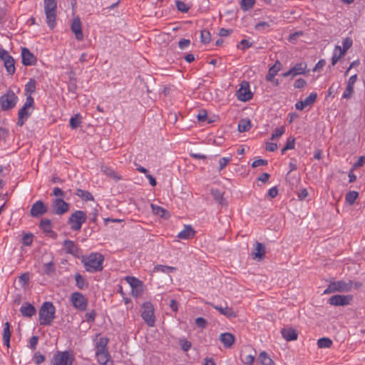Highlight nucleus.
Listing matches in <instances>:
<instances>
[{
    "mask_svg": "<svg viewBox=\"0 0 365 365\" xmlns=\"http://www.w3.org/2000/svg\"><path fill=\"white\" fill-rule=\"evenodd\" d=\"M56 308L51 302H44L39 309V323L41 325L49 326L55 318Z\"/></svg>",
    "mask_w": 365,
    "mask_h": 365,
    "instance_id": "f257e3e1",
    "label": "nucleus"
},
{
    "mask_svg": "<svg viewBox=\"0 0 365 365\" xmlns=\"http://www.w3.org/2000/svg\"><path fill=\"white\" fill-rule=\"evenodd\" d=\"M103 257L99 253H92L83 259L86 270L89 272H96L103 269Z\"/></svg>",
    "mask_w": 365,
    "mask_h": 365,
    "instance_id": "f03ea898",
    "label": "nucleus"
},
{
    "mask_svg": "<svg viewBox=\"0 0 365 365\" xmlns=\"http://www.w3.org/2000/svg\"><path fill=\"white\" fill-rule=\"evenodd\" d=\"M44 12L48 27L53 29L56 26L57 14L56 0H43Z\"/></svg>",
    "mask_w": 365,
    "mask_h": 365,
    "instance_id": "7ed1b4c3",
    "label": "nucleus"
},
{
    "mask_svg": "<svg viewBox=\"0 0 365 365\" xmlns=\"http://www.w3.org/2000/svg\"><path fill=\"white\" fill-rule=\"evenodd\" d=\"M34 101L31 96H28L23 107L19 110L17 125L22 126L34 110Z\"/></svg>",
    "mask_w": 365,
    "mask_h": 365,
    "instance_id": "20e7f679",
    "label": "nucleus"
},
{
    "mask_svg": "<svg viewBox=\"0 0 365 365\" xmlns=\"http://www.w3.org/2000/svg\"><path fill=\"white\" fill-rule=\"evenodd\" d=\"M86 212L81 210L75 211L68 218V222L71 229L74 231L80 230L82 225L86 221Z\"/></svg>",
    "mask_w": 365,
    "mask_h": 365,
    "instance_id": "39448f33",
    "label": "nucleus"
},
{
    "mask_svg": "<svg viewBox=\"0 0 365 365\" xmlns=\"http://www.w3.org/2000/svg\"><path fill=\"white\" fill-rule=\"evenodd\" d=\"M141 317L146 324L153 327L155 325V317L154 315V308L150 302H145L142 305Z\"/></svg>",
    "mask_w": 365,
    "mask_h": 365,
    "instance_id": "423d86ee",
    "label": "nucleus"
},
{
    "mask_svg": "<svg viewBox=\"0 0 365 365\" xmlns=\"http://www.w3.org/2000/svg\"><path fill=\"white\" fill-rule=\"evenodd\" d=\"M18 97L12 91H8L6 93L0 98V104L3 110H7L15 107Z\"/></svg>",
    "mask_w": 365,
    "mask_h": 365,
    "instance_id": "0eeeda50",
    "label": "nucleus"
},
{
    "mask_svg": "<svg viewBox=\"0 0 365 365\" xmlns=\"http://www.w3.org/2000/svg\"><path fill=\"white\" fill-rule=\"evenodd\" d=\"M74 360L73 354L69 351H57L53 359V365H71Z\"/></svg>",
    "mask_w": 365,
    "mask_h": 365,
    "instance_id": "6e6552de",
    "label": "nucleus"
},
{
    "mask_svg": "<svg viewBox=\"0 0 365 365\" xmlns=\"http://www.w3.org/2000/svg\"><path fill=\"white\" fill-rule=\"evenodd\" d=\"M52 212L58 215H62L69 210V204L62 198H56L51 203Z\"/></svg>",
    "mask_w": 365,
    "mask_h": 365,
    "instance_id": "1a4fd4ad",
    "label": "nucleus"
},
{
    "mask_svg": "<svg viewBox=\"0 0 365 365\" xmlns=\"http://www.w3.org/2000/svg\"><path fill=\"white\" fill-rule=\"evenodd\" d=\"M71 302L76 309L79 310H86L87 306V299L80 292H75L71 294Z\"/></svg>",
    "mask_w": 365,
    "mask_h": 365,
    "instance_id": "9d476101",
    "label": "nucleus"
},
{
    "mask_svg": "<svg viewBox=\"0 0 365 365\" xmlns=\"http://www.w3.org/2000/svg\"><path fill=\"white\" fill-rule=\"evenodd\" d=\"M352 300L350 295H334L329 299V302L334 306H345L349 304Z\"/></svg>",
    "mask_w": 365,
    "mask_h": 365,
    "instance_id": "9b49d317",
    "label": "nucleus"
},
{
    "mask_svg": "<svg viewBox=\"0 0 365 365\" xmlns=\"http://www.w3.org/2000/svg\"><path fill=\"white\" fill-rule=\"evenodd\" d=\"M252 96V95L250 91L249 83L246 81H243L237 91V98L242 101H247L251 99Z\"/></svg>",
    "mask_w": 365,
    "mask_h": 365,
    "instance_id": "f8f14e48",
    "label": "nucleus"
},
{
    "mask_svg": "<svg viewBox=\"0 0 365 365\" xmlns=\"http://www.w3.org/2000/svg\"><path fill=\"white\" fill-rule=\"evenodd\" d=\"M71 29L74 33L76 38L78 41L83 39V34L81 29V21L79 16H75L71 24Z\"/></svg>",
    "mask_w": 365,
    "mask_h": 365,
    "instance_id": "ddd939ff",
    "label": "nucleus"
},
{
    "mask_svg": "<svg viewBox=\"0 0 365 365\" xmlns=\"http://www.w3.org/2000/svg\"><path fill=\"white\" fill-rule=\"evenodd\" d=\"M47 212V207L44 203L38 200L31 206L30 214L34 217H40Z\"/></svg>",
    "mask_w": 365,
    "mask_h": 365,
    "instance_id": "4468645a",
    "label": "nucleus"
},
{
    "mask_svg": "<svg viewBox=\"0 0 365 365\" xmlns=\"http://www.w3.org/2000/svg\"><path fill=\"white\" fill-rule=\"evenodd\" d=\"M331 284L332 287H334L332 289H334L335 292H346L350 291L353 287V282L351 280L347 282L339 280L331 282Z\"/></svg>",
    "mask_w": 365,
    "mask_h": 365,
    "instance_id": "2eb2a0df",
    "label": "nucleus"
},
{
    "mask_svg": "<svg viewBox=\"0 0 365 365\" xmlns=\"http://www.w3.org/2000/svg\"><path fill=\"white\" fill-rule=\"evenodd\" d=\"M21 58L24 66L35 65L37 61L36 56L27 48H21Z\"/></svg>",
    "mask_w": 365,
    "mask_h": 365,
    "instance_id": "dca6fc26",
    "label": "nucleus"
},
{
    "mask_svg": "<svg viewBox=\"0 0 365 365\" xmlns=\"http://www.w3.org/2000/svg\"><path fill=\"white\" fill-rule=\"evenodd\" d=\"M357 80V75L354 74L351 76L347 82L346 88L343 93V98L346 99H349L354 93V85Z\"/></svg>",
    "mask_w": 365,
    "mask_h": 365,
    "instance_id": "f3484780",
    "label": "nucleus"
},
{
    "mask_svg": "<svg viewBox=\"0 0 365 365\" xmlns=\"http://www.w3.org/2000/svg\"><path fill=\"white\" fill-rule=\"evenodd\" d=\"M219 340L225 348H231L235 341V337L232 334L225 332L220 335Z\"/></svg>",
    "mask_w": 365,
    "mask_h": 365,
    "instance_id": "a211bd4d",
    "label": "nucleus"
},
{
    "mask_svg": "<svg viewBox=\"0 0 365 365\" xmlns=\"http://www.w3.org/2000/svg\"><path fill=\"white\" fill-rule=\"evenodd\" d=\"M281 333L283 338L287 341L297 340L298 337L297 330L291 327L282 329Z\"/></svg>",
    "mask_w": 365,
    "mask_h": 365,
    "instance_id": "6ab92c4d",
    "label": "nucleus"
},
{
    "mask_svg": "<svg viewBox=\"0 0 365 365\" xmlns=\"http://www.w3.org/2000/svg\"><path fill=\"white\" fill-rule=\"evenodd\" d=\"M214 309L220 312V313L228 318H235L237 317V313L233 310L232 308L229 307H222L220 306L215 305L213 304L210 303Z\"/></svg>",
    "mask_w": 365,
    "mask_h": 365,
    "instance_id": "aec40b11",
    "label": "nucleus"
},
{
    "mask_svg": "<svg viewBox=\"0 0 365 365\" xmlns=\"http://www.w3.org/2000/svg\"><path fill=\"white\" fill-rule=\"evenodd\" d=\"M252 252L253 259H261L265 255V247L262 243L257 242Z\"/></svg>",
    "mask_w": 365,
    "mask_h": 365,
    "instance_id": "412c9836",
    "label": "nucleus"
},
{
    "mask_svg": "<svg viewBox=\"0 0 365 365\" xmlns=\"http://www.w3.org/2000/svg\"><path fill=\"white\" fill-rule=\"evenodd\" d=\"M20 312L24 317H31L36 314V310L31 304L26 303L20 308Z\"/></svg>",
    "mask_w": 365,
    "mask_h": 365,
    "instance_id": "4be33fe9",
    "label": "nucleus"
},
{
    "mask_svg": "<svg viewBox=\"0 0 365 365\" xmlns=\"http://www.w3.org/2000/svg\"><path fill=\"white\" fill-rule=\"evenodd\" d=\"M195 231L190 225H185L183 230L179 232L178 237L182 240H189L193 238Z\"/></svg>",
    "mask_w": 365,
    "mask_h": 365,
    "instance_id": "5701e85b",
    "label": "nucleus"
},
{
    "mask_svg": "<svg viewBox=\"0 0 365 365\" xmlns=\"http://www.w3.org/2000/svg\"><path fill=\"white\" fill-rule=\"evenodd\" d=\"M63 247L66 250L67 253L76 255L78 252V247L75 245V243L69 240H66L63 242Z\"/></svg>",
    "mask_w": 365,
    "mask_h": 365,
    "instance_id": "b1692460",
    "label": "nucleus"
},
{
    "mask_svg": "<svg viewBox=\"0 0 365 365\" xmlns=\"http://www.w3.org/2000/svg\"><path fill=\"white\" fill-rule=\"evenodd\" d=\"M281 63L279 61H277L269 70L268 74L266 76V80L267 81H272V79L274 78V76L277 73V72L280 70Z\"/></svg>",
    "mask_w": 365,
    "mask_h": 365,
    "instance_id": "393cba45",
    "label": "nucleus"
},
{
    "mask_svg": "<svg viewBox=\"0 0 365 365\" xmlns=\"http://www.w3.org/2000/svg\"><path fill=\"white\" fill-rule=\"evenodd\" d=\"M352 43L353 41L351 38H345L342 41L343 48H341L340 46H336L335 50H339V51H341V54H345L347 50L351 47Z\"/></svg>",
    "mask_w": 365,
    "mask_h": 365,
    "instance_id": "a878e982",
    "label": "nucleus"
},
{
    "mask_svg": "<svg viewBox=\"0 0 365 365\" xmlns=\"http://www.w3.org/2000/svg\"><path fill=\"white\" fill-rule=\"evenodd\" d=\"M307 63L304 62H301L299 63H297L295 66H294L291 69L293 73V76H296L297 75L303 74L305 73L307 69Z\"/></svg>",
    "mask_w": 365,
    "mask_h": 365,
    "instance_id": "bb28decb",
    "label": "nucleus"
},
{
    "mask_svg": "<svg viewBox=\"0 0 365 365\" xmlns=\"http://www.w3.org/2000/svg\"><path fill=\"white\" fill-rule=\"evenodd\" d=\"M258 361L262 365H275L273 360L265 351H262L258 356Z\"/></svg>",
    "mask_w": 365,
    "mask_h": 365,
    "instance_id": "cd10ccee",
    "label": "nucleus"
},
{
    "mask_svg": "<svg viewBox=\"0 0 365 365\" xmlns=\"http://www.w3.org/2000/svg\"><path fill=\"white\" fill-rule=\"evenodd\" d=\"M252 127L251 121L247 118L241 119L238 123V130L240 133L248 131Z\"/></svg>",
    "mask_w": 365,
    "mask_h": 365,
    "instance_id": "c85d7f7f",
    "label": "nucleus"
},
{
    "mask_svg": "<svg viewBox=\"0 0 365 365\" xmlns=\"http://www.w3.org/2000/svg\"><path fill=\"white\" fill-rule=\"evenodd\" d=\"M150 207L152 208V211L155 215H159L162 217L168 218L170 215L168 212L163 207L155 205L154 204H151Z\"/></svg>",
    "mask_w": 365,
    "mask_h": 365,
    "instance_id": "c756f323",
    "label": "nucleus"
},
{
    "mask_svg": "<svg viewBox=\"0 0 365 365\" xmlns=\"http://www.w3.org/2000/svg\"><path fill=\"white\" fill-rule=\"evenodd\" d=\"M96 355L97 357V360L100 364H103V365H107V363L108 362V360H109V359H108L109 355H108V351H96Z\"/></svg>",
    "mask_w": 365,
    "mask_h": 365,
    "instance_id": "7c9ffc66",
    "label": "nucleus"
},
{
    "mask_svg": "<svg viewBox=\"0 0 365 365\" xmlns=\"http://www.w3.org/2000/svg\"><path fill=\"white\" fill-rule=\"evenodd\" d=\"M211 194L214 199L221 205L226 204V200L224 198L223 193L217 189H212Z\"/></svg>",
    "mask_w": 365,
    "mask_h": 365,
    "instance_id": "2f4dec72",
    "label": "nucleus"
},
{
    "mask_svg": "<svg viewBox=\"0 0 365 365\" xmlns=\"http://www.w3.org/2000/svg\"><path fill=\"white\" fill-rule=\"evenodd\" d=\"M10 324L9 322H6L4 324V333H3V341L4 344L9 347L10 344V337H11V331L9 329Z\"/></svg>",
    "mask_w": 365,
    "mask_h": 365,
    "instance_id": "473e14b6",
    "label": "nucleus"
},
{
    "mask_svg": "<svg viewBox=\"0 0 365 365\" xmlns=\"http://www.w3.org/2000/svg\"><path fill=\"white\" fill-rule=\"evenodd\" d=\"M75 280L76 286L80 289H85L88 287V284L85 278L80 274L77 273L75 274Z\"/></svg>",
    "mask_w": 365,
    "mask_h": 365,
    "instance_id": "72a5a7b5",
    "label": "nucleus"
},
{
    "mask_svg": "<svg viewBox=\"0 0 365 365\" xmlns=\"http://www.w3.org/2000/svg\"><path fill=\"white\" fill-rule=\"evenodd\" d=\"M40 227L45 233L51 235L54 234L51 230V222L50 220L43 219L41 221Z\"/></svg>",
    "mask_w": 365,
    "mask_h": 365,
    "instance_id": "f704fd0d",
    "label": "nucleus"
},
{
    "mask_svg": "<svg viewBox=\"0 0 365 365\" xmlns=\"http://www.w3.org/2000/svg\"><path fill=\"white\" fill-rule=\"evenodd\" d=\"M77 196L80 197L83 200H93L94 198L91 192L81 189H77L75 193Z\"/></svg>",
    "mask_w": 365,
    "mask_h": 365,
    "instance_id": "c9c22d12",
    "label": "nucleus"
},
{
    "mask_svg": "<svg viewBox=\"0 0 365 365\" xmlns=\"http://www.w3.org/2000/svg\"><path fill=\"white\" fill-rule=\"evenodd\" d=\"M332 341L327 337L320 338L317 340V346L319 349H328L332 345Z\"/></svg>",
    "mask_w": 365,
    "mask_h": 365,
    "instance_id": "e433bc0d",
    "label": "nucleus"
},
{
    "mask_svg": "<svg viewBox=\"0 0 365 365\" xmlns=\"http://www.w3.org/2000/svg\"><path fill=\"white\" fill-rule=\"evenodd\" d=\"M125 281L132 288H139V287H143L142 282L134 277H126Z\"/></svg>",
    "mask_w": 365,
    "mask_h": 365,
    "instance_id": "4c0bfd02",
    "label": "nucleus"
},
{
    "mask_svg": "<svg viewBox=\"0 0 365 365\" xmlns=\"http://www.w3.org/2000/svg\"><path fill=\"white\" fill-rule=\"evenodd\" d=\"M81 123V116L79 113L76 114L69 120V125L72 129L77 128Z\"/></svg>",
    "mask_w": 365,
    "mask_h": 365,
    "instance_id": "58836bf2",
    "label": "nucleus"
},
{
    "mask_svg": "<svg viewBox=\"0 0 365 365\" xmlns=\"http://www.w3.org/2000/svg\"><path fill=\"white\" fill-rule=\"evenodd\" d=\"M4 66L7 71V72L10 74V75H12L15 72V66H14V59L13 58L9 59V60H6L4 62Z\"/></svg>",
    "mask_w": 365,
    "mask_h": 365,
    "instance_id": "ea45409f",
    "label": "nucleus"
},
{
    "mask_svg": "<svg viewBox=\"0 0 365 365\" xmlns=\"http://www.w3.org/2000/svg\"><path fill=\"white\" fill-rule=\"evenodd\" d=\"M26 96H31V94L36 90V81L34 79H30V81L26 85Z\"/></svg>",
    "mask_w": 365,
    "mask_h": 365,
    "instance_id": "a19ab883",
    "label": "nucleus"
},
{
    "mask_svg": "<svg viewBox=\"0 0 365 365\" xmlns=\"http://www.w3.org/2000/svg\"><path fill=\"white\" fill-rule=\"evenodd\" d=\"M55 265L52 262L43 264V272L48 276H52L55 272Z\"/></svg>",
    "mask_w": 365,
    "mask_h": 365,
    "instance_id": "79ce46f5",
    "label": "nucleus"
},
{
    "mask_svg": "<svg viewBox=\"0 0 365 365\" xmlns=\"http://www.w3.org/2000/svg\"><path fill=\"white\" fill-rule=\"evenodd\" d=\"M359 196L356 191H350L346 195V201L349 205H353Z\"/></svg>",
    "mask_w": 365,
    "mask_h": 365,
    "instance_id": "37998d69",
    "label": "nucleus"
},
{
    "mask_svg": "<svg viewBox=\"0 0 365 365\" xmlns=\"http://www.w3.org/2000/svg\"><path fill=\"white\" fill-rule=\"evenodd\" d=\"M101 172H103L105 175H106L108 176L113 178L116 180L120 179V178L119 176H118L116 175V173L113 170H111L110 168H108L106 165H102L101 168Z\"/></svg>",
    "mask_w": 365,
    "mask_h": 365,
    "instance_id": "c03bdc74",
    "label": "nucleus"
},
{
    "mask_svg": "<svg viewBox=\"0 0 365 365\" xmlns=\"http://www.w3.org/2000/svg\"><path fill=\"white\" fill-rule=\"evenodd\" d=\"M255 2V0H242L241 9L244 11H249L254 6Z\"/></svg>",
    "mask_w": 365,
    "mask_h": 365,
    "instance_id": "a18cd8bd",
    "label": "nucleus"
},
{
    "mask_svg": "<svg viewBox=\"0 0 365 365\" xmlns=\"http://www.w3.org/2000/svg\"><path fill=\"white\" fill-rule=\"evenodd\" d=\"M176 268L174 267H170V266H165V265H156L154 269L153 272H168L170 271H174Z\"/></svg>",
    "mask_w": 365,
    "mask_h": 365,
    "instance_id": "49530a36",
    "label": "nucleus"
},
{
    "mask_svg": "<svg viewBox=\"0 0 365 365\" xmlns=\"http://www.w3.org/2000/svg\"><path fill=\"white\" fill-rule=\"evenodd\" d=\"M108 344V339L105 338H101L96 345V351H107L106 346Z\"/></svg>",
    "mask_w": 365,
    "mask_h": 365,
    "instance_id": "de8ad7c7",
    "label": "nucleus"
},
{
    "mask_svg": "<svg viewBox=\"0 0 365 365\" xmlns=\"http://www.w3.org/2000/svg\"><path fill=\"white\" fill-rule=\"evenodd\" d=\"M201 42L203 43H208L211 40V34L207 30L201 31L200 35Z\"/></svg>",
    "mask_w": 365,
    "mask_h": 365,
    "instance_id": "09e8293b",
    "label": "nucleus"
},
{
    "mask_svg": "<svg viewBox=\"0 0 365 365\" xmlns=\"http://www.w3.org/2000/svg\"><path fill=\"white\" fill-rule=\"evenodd\" d=\"M255 359V355L248 354L244 357H241L242 362L245 365H252Z\"/></svg>",
    "mask_w": 365,
    "mask_h": 365,
    "instance_id": "8fccbe9b",
    "label": "nucleus"
},
{
    "mask_svg": "<svg viewBox=\"0 0 365 365\" xmlns=\"http://www.w3.org/2000/svg\"><path fill=\"white\" fill-rule=\"evenodd\" d=\"M285 131V129L283 126L276 128L271 136V140H275L277 138H279L280 136H282Z\"/></svg>",
    "mask_w": 365,
    "mask_h": 365,
    "instance_id": "3c124183",
    "label": "nucleus"
},
{
    "mask_svg": "<svg viewBox=\"0 0 365 365\" xmlns=\"http://www.w3.org/2000/svg\"><path fill=\"white\" fill-rule=\"evenodd\" d=\"M177 9L183 13L188 11L190 6H188L185 2L181 1H176L175 2Z\"/></svg>",
    "mask_w": 365,
    "mask_h": 365,
    "instance_id": "603ef678",
    "label": "nucleus"
},
{
    "mask_svg": "<svg viewBox=\"0 0 365 365\" xmlns=\"http://www.w3.org/2000/svg\"><path fill=\"white\" fill-rule=\"evenodd\" d=\"M317 95L316 93H312L309 94V96H307L303 101L304 104H306L307 106L313 104L316 99H317Z\"/></svg>",
    "mask_w": 365,
    "mask_h": 365,
    "instance_id": "864d4df0",
    "label": "nucleus"
},
{
    "mask_svg": "<svg viewBox=\"0 0 365 365\" xmlns=\"http://www.w3.org/2000/svg\"><path fill=\"white\" fill-rule=\"evenodd\" d=\"M230 161L231 157H224L220 159L218 170L221 171L223 170Z\"/></svg>",
    "mask_w": 365,
    "mask_h": 365,
    "instance_id": "5fc2aeb1",
    "label": "nucleus"
},
{
    "mask_svg": "<svg viewBox=\"0 0 365 365\" xmlns=\"http://www.w3.org/2000/svg\"><path fill=\"white\" fill-rule=\"evenodd\" d=\"M344 56V54H341V51H339V50L334 51V53L331 58V65L334 66L338 61L340 59L341 57Z\"/></svg>",
    "mask_w": 365,
    "mask_h": 365,
    "instance_id": "6e6d98bb",
    "label": "nucleus"
},
{
    "mask_svg": "<svg viewBox=\"0 0 365 365\" xmlns=\"http://www.w3.org/2000/svg\"><path fill=\"white\" fill-rule=\"evenodd\" d=\"M33 242V235L32 234H26L24 235L22 238V243L24 245L29 246L32 244Z\"/></svg>",
    "mask_w": 365,
    "mask_h": 365,
    "instance_id": "4d7b16f0",
    "label": "nucleus"
},
{
    "mask_svg": "<svg viewBox=\"0 0 365 365\" xmlns=\"http://www.w3.org/2000/svg\"><path fill=\"white\" fill-rule=\"evenodd\" d=\"M180 344L182 349L185 351H188L191 347V343L185 339H180Z\"/></svg>",
    "mask_w": 365,
    "mask_h": 365,
    "instance_id": "13d9d810",
    "label": "nucleus"
},
{
    "mask_svg": "<svg viewBox=\"0 0 365 365\" xmlns=\"http://www.w3.org/2000/svg\"><path fill=\"white\" fill-rule=\"evenodd\" d=\"M252 46V43L250 42L247 39H243L240 42V44L237 46L238 48L245 50L247 48H250Z\"/></svg>",
    "mask_w": 365,
    "mask_h": 365,
    "instance_id": "bf43d9fd",
    "label": "nucleus"
},
{
    "mask_svg": "<svg viewBox=\"0 0 365 365\" xmlns=\"http://www.w3.org/2000/svg\"><path fill=\"white\" fill-rule=\"evenodd\" d=\"M190 44V41L189 39H185V38H182V39H180V41L178 42V47L181 49V50H184L185 48H187Z\"/></svg>",
    "mask_w": 365,
    "mask_h": 365,
    "instance_id": "052dcab7",
    "label": "nucleus"
},
{
    "mask_svg": "<svg viewBox=\"0 0 365 365\" xmlns=\"http://www.w3.org/2000/svg\"><path fill=\"white\" fill-rule=\"evenodd\" d=\"M195 324H196L197 327L203 329V328L206 327V326L207 324V321L204 318H202V317H197L195 319Z\"/></svg>",
    "mask_w": 365,
    "mask_h": 365,
    "instance_id": "680f3d73",
    "label": "nucleus"
},
{
    "mask_svg": "<svg viewBox=\"0 0 365 365\" xmlns=\"http://www.w3.org/2000/svg\"><path fill=\"white\" fill-rule=\"evenodd\" d=\"M29 274L27 272L22 274L19 278V282L22 285L26 284L29 282Z\"/></svg>",
    "mask_w": 365,
    "mask_h": 365,
    "instance_id": "e2e57ef3",
    "label": "nucleus"
},
{
    "mask_svg": "<svg viewBox=\"0 0 365 365\" xmlns=\"http://www.w3.org/2000/svg\"><path fill=\"white\" fill-rule=\"evenodd\" d=\"M12 57L9 53L4 48H0V58L4 62L6 60L11 58Z\"/></svg>",
    "mask_w": 365,
    "mask_h": 365,
    "instance_id": "0e129e2a",
    "label": "nucleus"
},
{
    "mask_svg": "<svg viewBox=\"0 0 365 365\" xmlns=\"http://www.w3.org/2000/svg\"><path fill=\"white\" fill-rule=\"evenodd\" d=\"M53 195L56 197H57V198H62L64 197L65 195V193L64 192L60 189L59 187H54L53 190Z\"/></svg>",
    "mask_w": 365,
    "mask_h": 365,
    "instance_id": "69168bd1",
    "label": "nucleus"
},
{
    "mask_svg": "<svg viewBox=\"0 0 365 365\" xmlns=\"http://www.w3.org/2000/svg\"><path fill=\"white\" fill-rule=\"evenodd\" d=\"M365 163V156H361L358 160L353 165V169H356L362 167Z\"/></svg>",
    "mask_w": 365,
    "mask_h": 365,
    "instance_id": "338daca9",
    "label": "nucleus"
},
{
    "mask_svg": "<svg viewBox=\"0 0 365 365\" xmlns=\"http://www.w3.org/2000/svg\"><path fill=\"white\" fill-rule=\"evenodd\" d=\"M307 84V82L303 78H298L294 82V87L296 88H303L305 85Z\"/></svg>",
    "mask_w": 365,
    "mask_h": 365,
    "instance_id": "774afa93",
    "label": "nucleus"
}]
</instances>
